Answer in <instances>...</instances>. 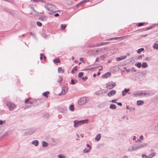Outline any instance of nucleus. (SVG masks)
I'll use <instances>...</instances> for the list:
<instances>
[{
	"label": "nucleus",
	"instance_id": "nucleus-1",
	"mask_svg": "<svg viewBox=\"0 0 158 158\" xmlns=\"http://www.w3.org/2000/svg\"><path fill=\"white\" fill-rule=\"evenodd\" d=\"M46 8L48 10V13L49 14L52 15L57 11L55 9L56 7L55 6L51 4H48L46 6Z\"/></svg>",
	"mask_w": 158,
	"mask_h": 158
},
{
	"label": "nucleus",
	"instance_id": "nucleus-2",
	"mask_svg": "<svg viewBox=\"0 0 158 158\" xmlns=\"http://www.w3.org/2000/svg\"><path fill=\"white\" fill-rule=\"evenodd\" d=\"M88 102V98L83 97L81 98L78 101V104L80 105H83Z\"/></svg>",
	"mask_w": 158,
	"mask_h": 158
},
{
	"label": "nucleus",
	"instance_id": "nucleus-3",
	"mask_svg": "<svg viewBox=\"0 0 158 158\" xmlns=\"http://www.w3.org/2000/svg\"><path fill=\"white\" fill-rule=\"evenodd\" d=\"M116 85V84L115 82H109L107 83L106 87L109 89H111Z\"/></svg>",
	"mask_w": 158,
	"mask_h": 158
},
{
	"label": "nucleus",
	"instance_id": "nucleus-4",
	"mask_svg": "<svg viewBox=\"0 0 158 158\" xmlns=\"http://www.w3.org/2000/svg\"><path fill=\"white\" fill-rule=\"evenodd\" d=\"M148 145L147 143H144L143 144H139L138 145L135 144L134 145V147L135 148V150L142 148H144L146 146Z\"/></svg>",
	"mask_w": 158,
	"mask_h": 158
},
{
	"label": "nucleus",
	"instance_id": "nucleus-5",
	"mask_svg": "<svg viewBox=\"0 0 158 158\" xmlns=\"http://www.w3.org/2000/svg\"><path fill=\"white\" fill-rule=\"evenodd\" d=\"M68 87L67 86H64L62 87L61 92L58 94L59 95L65 94L68 90Z\"/></svg>",
	"mask_w": 158,
	"mask_h": 158
},
{
	"label": "nucleus",
	"instance_id": "nucleus-6",
	"mask_svg": "<svg viewBox=\"0 0 158 158\" xmlns=\"http://www.w3.org/2000/svg\"><path fill=\"white\" fill-rule=\"evenodd\" d=\"M6 106L8 107L10 110H13L16 107L15 105V104L8 102H7Z\"/></svg>",
	"mask_w": 158,
	"mask_h": 158
},
{
	"label": "nucleus",
	"instance_id": "nucleus-7",
	"mask_svg": "<svg viewBox=\"0 0 158 158\" xmlns=\"http://www.w3.org/2000/svg\"><path fill=\"white\" fill-rule=\"evenodd\" d=\"M35 131V129L34 128H30L27 130L26 131L27 135H30L33 134Z\"/></svg>",
	"mask_w": 158,
	"mask_h": 158
},
{
	"label": "nucleus",
	"instance_id": "nucleus-8",
	"mask_svg": "<svg viewBox=\"0 0 158 158\" xmlns=\"http://www.w3.org/2000/svg\"><path fill=\"white\" fill-rule=\"evenodd\" d=\"M74 126L75 127H77L80 125H81V121H78L76 120L74 121Z\"/></svg>",
	"mask_w": 158,
	"mask_h": 158
},
{
	"label": "nucleus",
	"instance_id": "nucleus-9",
	"mask_svg": "<svg viewBox=\"0 0 158 158\" xmlns=\"http://www.w3.org/2000/svg\"><path fill=\"white\" fill-rule=\"evenodd\" d=\"M116 93V91L115 90H112L109 92L107 94V95L110 97L114 94Z\"/></svg>",
	"mask_w": 158,
	"mask_h": 158
},
{
	"label": "nucleus",
	"instance_id": "nucleus-10",
	"mask_svg": "<svg viewBox=\"0 0 158 158\" xmlns=\"http://www.w3.org/2000/svg\"><path fill=\"white\" fill-rule=\"evenodd\" d=\"M133 95L135 97H137L138 96H141L143 94V93H139L138 91H135L133 93Z\"/></svg>",
	"mask_w": 158,
	"mask_h": 158
},
{
	"label": "nucleus",
	"instance_id": "nucleus-11",
	"mask_svg": "<svg viewBox=\"0 0 158 158\" xmlns=\"http://www.w3.org/2000/svg\"><path fill=\"white\" fill-rule=\"evenodd\" d=\"M127 57L126 56H123L120 57H118L116 58V60L117 61H119L121 60H123L125 59Z\"/></svg>",
	"mask_w": 158,
	"mask_h": 158
},
{
	"label": "nucleus",
	"instance_id": "nucleus-12",
	"mask_svg": "<svg viewBox=\"0 0 158 158\" xmlns=\"http://www.w3.org/2000/svg\"><path fill=\"white\" fill-rule=\"evenodd\" d=\"M111 76V73L110 72H107L105 74H103L102 76L103 78H106L110 77Z\"/></svg>",
	"mask_w": 158,
	"mask_h": 158
},
{
	"label": "nucleus",
	"instance_id": "nucleus-13",
	"mask_svg": "<svg viewBox=\"0 0 158 158\" xmlns=\"http://www.w3.org/2000/svg\"><path fill=\"white\" fill-rule=\"evenodd\" d=\"M130 91L129 89H127L125 88L124 90L122 92V96H125L126 95V93H127Z\"/></svg>",
	"mask_w": 158,
	"mask_h": 158
},
{
	"label": "nucleus",
	"instance_id": "nucleus-14",
	"mask_svg": "<svg viewBox=\"0 0 158 158\" xmlns=\"http://www.w3.org/2000/svg\"><path fill=\"white\" fill-rule=\"evenodd\" d=\"M101 138V134H98L96 136L95 138V139L97 141H99L100 140Z\"/></svg>",
	"mask_w": 158,
	"mask_h": 158
},
{
	"label": "nucleus",
	"instance_id": "nucleus-15",
	"mask_svg": "<svg viewBox=\"0 0 158 158\" xmlns=\"http://www.w3.org/2000/svg\"><path fill=\"white\" fill-rule=\"evenodd\" d=\"M144 103V101L143 100H139L137 102V105L138 106H141Z\"/></svg>",
	"mask_w": 158,
	"mask_h": 158
},
{
	"label": "nucleus",
	"instance_id": "nucleus-16",
	"mask_svg": "<svg viewBox=\"0 0 158 158\" xmlns=\"http://www.w3.org/2000/svg\"><path fill=\"white\" fill-rule=\"evenodd\" d=\"M31 143L32 144L34 145L35 146H37L39 144V142L37 140H35L31 142Z\"/></svg>",
	"mask_w": 158,
	"mask_h": 158
},
{
	"label": "nucleus",
	"instance_id": "nucleus-17",
	"mask_svg": "<svg viewBox=\"0 0 158 158\" xmlns=\"http://www.w3.org/2000/svg\"><path fill=\"white\" fill-rule=\"evenodd\" d=\"M37 100H39V102H36V103H35L34 104L35 106H36L37 105H38L41 104L42 103V101H41L42 99H37Z\"/></svg>",
	"mask_w": 158,
	"mask_h": 158
},
{
	"label": "nucleus",
	"instance_id": "nucleus-18",
	"mask_svg": "<svg viewBox=\"0 0 158 158\" xmlns=\"http://www.w3.org/2000/svg\"><path fill=\"white\" fill-rule=\"evenodd\" d=\"M109 43V42H101L99 44H97V46H101L103 45H105L106 44H107Z\"/></svg>",
	"mask_w": 158,
	"mask_h": 158
},
{
	"label": "nucleus",
	"instance_id": "nucleus-19",
	"mask_svg": "<svg viewBox=\"0 0 158 158\" xmlns=\"http://www.w3.org/2000/svg\"><path fill=\"white\" fill-rule=\"evenodd\" d=\"M116 106L113 104H110V108L111 109H116Z\"/></svg>",
	"mask_w": 158,
	"mask_h": 158
},
{
	"label": "nucleus",
	"instance_id": "nucleus-20",
	"mask_svg": "<svg viewBox=\"0 0 158 158\" xmlns=\"http://www.w3.org/2000/svg\"><path fill=\"white\" fill-rule=\"evenodd\" d=\"M148 66V65L147 63L146 62H143L142 63V67L143 68H145L147 67Z\"/></svg>",
	"mask_w": 158,
	"mask_h": 158
},
{
	"label": "nucleus",
	"instance_id": "nucleus-21",
	"mask_svg": "<svg viewBox=\"0 0 158 158\" xmlns=\"http://www.w3.org/2000/svg\"><path fill=\"white\" fill-rule=\"evenodd\" d=\"M49 94V91H46L43 94V95L45 96L46 98H47L48 97V95Z\"/></svg>",
	"mask_w": 158,
	"mask_h": 158
},
{
	"label": "nucleus",
	"instance_id": "nucleus-22",
	"mask_svg": "<svg viewBox=\"0 0 158 158\" xmlns=\"http://www.w3.org/2000/svg\"><path fill=\"white\" fill-rule=\"evenodd\" d=\"M60 60L59 58L53 60V62L54 64L59 63L60 62Z\"/></svg>",
	"mask_w": 158,
	"mask_h": 158
},
{
	"label": "nucleus",
	"instance_id": "nucleus-23",
	"mask_svg": "<svg viewBox=\"0 0 158 158\" xmlns=\"http://www.w3.org/2000/svg\"><path fill=\"white\" fill-rule=\"evenodd\" d=\"M77 80H74L73 79H72L71 81V83L70 84L72 85L75 84L76 83H77Z\"/></svg>",
	"mask_w": 158,
	"mask_h": 158
},
{
	"label": "nucleus",
	"instance_id": "nucleus-24",
	"mask_svg": "<svg viewBox=\"0 0 158 158\" xmlns=\"http://www.w3.org/2000/svg\"><path fill=\"white\" fill-rule=\"evenodd\" d=\"M39 100H34L33 101H30L28 102V103L29 104H33V105L34 106V104L35 103H36V102H39Z\"/></svg>",
	"mask_w": 158,
	"mask_h": 158
},
{
	"label": "nucleus",
	"instance_id": "nucleus-25",
	"mask_svg": "<svg viewBox=\"0 0 158 158\" xmlns=\"http://www.w3.org/2000/svg\"><path fill=\"white\" fill-rule=\"evenodd\" d=\"M135 66L140 68L142 66L141 63L140 62H138L135 64Z\"/></svg>",
	"mask_w": 158,
	"mask_h": 158
},
{
	"label": "nucleus",
	"instance_id": "nucleus-26",
	"mask_svg": "<svg viewBox=\"0 0 158 158\" xmlns=\"http://www.w3.org/2000/svg\"><path fill=\"white\" fill-rule=\"evenodd\" d=\"M153 47L154 49L156 50L158 49V44L155 43L153 46Z\"/></svg>",
	"mask_w": 158,
	"mask_h": 158
},
{
	"label": "nucleus",
	"instance_id": "nucleus-27",
	"mask_svg": "<svg viewBox=\"0 0 158 158\" xmlns=\"http://www.w3.org/2000/svg\"><path fill=\"white\" fill-rule=\"evenodd\" d=\"M48 146V143L45 142V141H43L42 142V146L43 147H45Z\"/></svg>",
	"mask_w": 158,
	"mask_h": 158
},
{
	"label": "nucleus",
	"instance_id": "nucleus-28",
	"mask_svg": "<svg viewBox=\"0 0 158 158\" xmlns=\"http://www.w3.org/2000/svg\"><path fill=\"white\" fill-rule=\"evenodd\" d=\"M156 154V153L155 152L152 153L149 156H147L148 158H152L153 156H154Z\"/></svg>",
	"mask_w": 158,
	"mask_h": 158
},
{
	"label": "nucleus",
	"instance_id": "nucleus-29",
	"mask_svg": "<svg viewBox=\"0 0 158 158\" xmlns=\"http://www.w3.org/2000/svg\"><path fill=\"white\" fill-rule=\"evenodd\" d=\"M135 148H134V146H132V147H130L128 149V151L130 152H131L133 150H135Z\"/></svg>",
	"mask_w": 158,
	"mask_h": 158
},
{
	"label": "nucleus",
	"instance_id": "nucleus-30",
	"mask_svg": "<svg viewBox=\"0 0 158 158\" xmlns=\"http://www.w3.org/2000/svg\"><path fill=\"white\" fill-rule=\"evenodd\" d=\"M81 122V124H82L84 123H87L89 121V120L88 119H85L82 120H80Z\"/></svg>",
	"mask_w": 158,
	"mask_h": 158
},
{
	"label": "nucleus",
	"instance_id": "nucleus-31",
	"mask_svg": "<svg viewBox=\"0 0 158 158\" xmlns=\"http://www.w3.org/2000/svg\"><path fill=\"white\" fill-rule=\"evenodd\" d=\"M69 109L71 111H73L74 109V105L73 104L70 105L69 107Z\"/></svg>",
	"mask_w": 158,
	"mask_h": 158
},
{
	"label": "nucleus",
	"instance_id": "nucleus-32",
	"mask_svg": "<svg viewBox=\"0 0 158 158\" xmlns=\"http://www.w3.org/2000/svg\"><path fill=\"white\" fill-rule=\"evenodd\" d=\"M52 144L53 145H56V144L57 143V142H56V140L53 138H52Z\"/></svg>",
	"mask_w": 158,
	"mask_h": 158
},
{
	"label": "nucleus",
	"instance_id": "nucleus-33",
	"mask_svg": "<svg viewBox=\"0 0 158 158\" xmlns=\"http://www.w3.org/2000/svg\"><path fill=\"white\" fill-rule=\"evenodd\" d=\"M88 2V0H84L81 2L80 3H78L77 5V6H79L80 5L86 2Z\"/></svg>",
	"mask_w": 158,
	"mask_h": 158
},
{
	"label": "nucleus",
	"instance_id": "nucleus-34",
	"mask_svg": "<svg viewBox=\"0 0 158 158\" xmlns=\"http://www.w3.org/2000/svg\"><path fill=\"white\" fill-rule=\"evenodd\" d=\"M50 116V115L48 113H44L43 115L44 117L45 118H48Z\"/></svg>",
	"mask_w": 158,
	"mask_h": 158
},
{
	"label": "nucleus",
	"instance_id": "nucleus-35",
	"mask_svg": "<svg viewBox=\"0 0 158 158\" xmlns=\"http://www.w3.org/2000/svg\"><path fill=\"white\" fill-rule=\"evenodd\" d=\"M120 38L119 37H115V38H111L110 39H107L106 40L107 41H110V40H116L118 39H119Z\"/></svg>",
	"mask_w": 158,
	"mask_h": 158
},
{
	"label": "nucleus",
	"instance_id": "nucleus-36",
	"mask_svg": "<svg viewBox=\"0 0 158 158\" xmlns=\"http://www.w3.org/2000/svg\"><path fill=\"white\" fill-rule=\"evenodd\" d=\"M77 70V66H75L73 68L72 71L71 73L73 74L74 73V71H76Z\"/></svg>",
	"mask_w": 158,
	"mask_h": 158
},
{
	"label": "nucleus",
	"instance_id": "nucleus-37",
	"mask_svg": "<svg viewBox=\"0 0 158 158\" xmlns=\"http://www.w3.org/2000/svg\"><path fill=\"white\" fill-rule=\"evenodd\" d=\"M102 93H103L102 92V91H98L96 92V94L98 96H100L101 94H102Z\"/></svg>",
	"mask_w": 158,
	"mask_h": 158
},
{
	"label": "nucleus",
	"instance_id": "nucleus-38",
	"mask_svg": "<svg viewBox=\"0 0 158 158\" xmlns=\"http://www.w3.org/2000/svg\"><path fill=\"white\" fill-rule=\"evenodd\" d=\"M66 27V25L61 24V28L62 30H64L65 29Z\"/></svg>",
	"mask_w": 158,
	"mask_h": 158
},
{
	"label": "nucleus",
	"instance_id": "nucleus-39",
	"mask_svg": "<svg viewBox=\"0 0 158 158\" xmlns=\"http://www.w3.org/2000/svg\"><path fill=\"white\" fill-rule=\"evenodd\" d=\"M144 50V48H141L138 49L137 50V53H139L142 51H143Z\"/></svg>",
	"mask_w": 158,
	"mask_h": 158
},
{
	"label": "nucleus",
	"instance_id": "nucleus-40",
	"mask_svg": "<svg viewBox=\"0 0 158 158\" xmlns=\"http://www.w3.org/2000/svg\"><path fill=\"white\" fill-rule=\"evenodd\" d=\"M104 107V104L103 103H101L98 105V107L99 108H102Z\"/></svg>",
	"mask_w": 158,
	"mask_h": 158
},
{
	"label": "nucleus",
	"instance_id": "nucleus-41",
	"mask_svg": "<svg viewBox=\"0 0 158 158\" xmlns=\"http://www.w3.org/2000/svg\"><path fill=\"white\" fill-rule=\"evenodd\" d=\"M83 73H82V72H80L79 73H78V78H81L82 77V76H83Z\"/></svg>",
	"mask_w": 158,
	"mask_h": 158
},
{
	"label": "nucleus",
	"instance_id": "nucleus-42",
	"mask_svg": "<svg viewBox=\"0 0 158 158\" xmlns=\"http://www.w3.org/2000/svg\"><path fill=\"white\" fill-rule=\"evenodd\" d=\"M58 77L59 78V79H58V80L57 81L58 82L60 83L62 81V80H63L62 78V77H60V76H59Z\"/></svg>",
	"mask_w": 158,
	"mask_h": 158
},
{
	"label": "nucleus",
	"instance_id": "nucleus-43",
	"mask_svg": "<svg viewBox=\"0 0 158 158\" xmlns=\"http://www.w3.org/2000/svg\"><path fill=\"white\" fill-rule=\"evenodd\" d=\"M73 0H68V3L69 5H72L73 4Z\"/></svg>",
	"mask_w": 158,
	"mask_h": 158
},
{
	"label": "nucleus",
	"instance_id": "nucleus-44",
	"mask_svg": "<svg viewBox=\"0 0 158 158\" xmlns=\"http://www.w3.org/2000/svg\"><path fill=\"white\" fill-rule=\"evenodd\" d=\"M58 72H59V73L61 71H62V73H63L64 72V70H62V68L61 67L59 68H58Z\"/></svg>",
	"mask_w": 158,
	"mask_h": 158
},
{
	"label": "nucleus",
	"instance_id": "nucleus-45",
	"mask_svg": "<svg viewBox=\"0 0 158 158\" xmlns=\"http://www.w3.org/2000/svg\"><path fill=\"white\" fill-rule=\"evenodd\" d=\"M46 17H42L41 18H40V20L43 21H45L46 20Z\"/></svg>",
	"mask_w": 158,
	"mask_h": 158
},
{
	"label": "nucleus",
	"instance_id": "nucleus-46",
	"mask_svg": "<svg viewBox=\"0 0 158 158\" xmlns=\"http://www.w3.org/2000/svg\"><path fill=\"white\" fill-rule=\"evenodd\" d=\"M37 24L38 26L39 27H40L42 25V23L40 22L39 21H37Z\"/></svg>",
	"mask_w": 158,
	"mask_h": 158
},
{
	"label": "nucleus",
	"instance_id": "nucleus-47",
	"mask_svg": "<svg viewBox=\"0 0 158 158\" xmlns=\"http://www.w3.org/2000/svg\"><path fill=\"white\" fill-rule=\"evenodd\" d=\"M144 23H139L138 25V27H140L141 26H143L144 24Z\"/></svg>",
	"mask_w": 158,
	"mask_h": 158
},
{
	"label": "nucleus",
	"instance_id": "nucleus-48",
	"mask_svg": "<svg viewBox=\"0 0 158 158\" xmlns=\"http://www.w3.org/2000/svg\"><path fill=\"white\" fill-rule=\"evenodd\" d=\"M153 27H147V28H144V30H149L150 29H151Z\"/></svg>",
	"mask_w": 158,
	"mask_h": 158
},
{
	"label": "nucleus",
	"instance_id": "nucleus-49",
	"mask_svg": "<svg viewBox=\"0 0 158 158\" xmlns=\"http://www.w3.org/2000/svg\"><path fill=\"white\" fill-rule=\"evenodd\" d=\"M41 35L43 37H44V38L46 37L47 36L46 34L45 33H42Z\"/></svg>",
	"mask_w": 158,
	"mask_h": 158
},
{
	"label": "nucleus",
	"instance_id": "nucleus-50",
	"mask_svg": "<svg viewBox=\"0 0 158 158\" xmlns=\"http://www.w3.org/2000/svg\"><path fill=\"white\" fill-rule=\"evenodd\" d=\"M44 56V55L42 53H41L40 54V60H42L43 58V57Z\"/></svg>",
	"mask_w": 158,
	"mask_h": 158
},
{
	"label": "nucleus",
	"instance_id": "nucleus-51",
	"mask_svg": "<svg viewBox=\"0 0 158 158\" xmlns=\"http://www.w3.org/2000/svg\"><path fill=\"white\" fill-rule=\"evenodd\" d=\"M79 59H80V60L83 63H85V61H84L83 60V58H82V57L80 58Z\"/></svg>",
	"mask_w": 158,
	"mask_h": 158
},
{
	"label": "nucleus",
	"instance_id": "nucleus-52",
	"mask_svg": "<svg viewBox=\"0 0 158 158\" xmlns=\"http://www.w3.org/2000/svg\"><path fill=\"white\" fill-rule=\"evenodd\" d=\"M89 151L90 150H86V149H85L83 150V152L84 153H88L89 152Z\"/></svg>",
	"mask_w": 158,
	"mask_h": 158
},
{
	"label": "nucleus",
	"instance_id": "nucleus-53",
	"mask_svg": "<svg viewBox=\"0 0 158 158\" xmlns=\"http://www.w3.org/2000/svg\"><path fill=\"white\" fill-rule=\"evenodd\" d=\"M58 157L59 158H65V157L61 155H59L58 156Z\"/></svg>",
	"mask_w": 158,
	"mask_h": 158
},
{
	"label": "nucleus",
	"instance_id": "nucleus-54",
	"mask_svg": "<svg viewBox=\"0 0 158 158\" xmlns=\"http://www.w3.org/2000/svg\"><path fill=\"white\" fill-rule=\"evenodd\" d=\"M30 99V98H28L26 99L25 101V103H27V102L29 101Z\"/></svg>",
	"mask_w": 158,
	"mask_h": 158
},
{
	"label": "nucleus",
	"instance_id": "nucleus-55",
	"mask_svg": "<svg viewBox=\"0 0 158 158\" xmlns=\"http://www.w3.org/2000/svg\"><path fill=\"white\" fill-rule=\"evenodd\" d=\"M148 93H149L148 94V95H152L154 94V93L152 91H150L148 92Z\"/></svg>",
	"mask_w": 158,
	"mask_h": 158
},
{
	"label": "nucleus",
	"instance_id": "nucleus-56",
	"mask_svg": "<svg viewBox=\"0 0 158 158\" xmlns=\"http://www.w3.org/2000/svg\"><path fill=\"white\" fill-rule=\"evenodd\" d=\"M5 121H4L2 120H0V125H1L2 124L4 123H5Z\"/></svg>",
	"mask_w": 158,
	"mask_h": 158
},
{
	"label": "nucleus",
	"instance_id": "nucleus-57",
	"mask_svg": "<svg viewBox=\"0 0 158 158\" xmlns=\"http://www.w3.org/2000/svg\"><path fill=\"white\" fill-rule=\"evenodd\" d=\"M142 156L143 158H148L147 156L145 154H143Z\"/></svg>",
	"mask_w": 158,
	"mask_h": 158
},
{
	"label": "nucleus",
	"instance_id": "nucleus-58",
	"mask_svg": "<svg viewBox=\"0 0 158 158\" xmlns=\"http://www.w3.org/2000/svg\"><path fill=\"white\" fill-rule=\"evenodd\" d=\"M132 70L131 71V72L132 73L135 72H136V70L135 69L134 67H133V68L132 69Z\"/></svg>",
	"mask_w": 158,
	"mask_h": 158
},
{
	"label": "nucleus",
	"instance_id": "nucleus-59",
	"mask_svg": "<svg viewBox=\"0 0 158 158\" xmlns=\"http://www.w3.org/2000/svg\"><path fill=\"white\" fill-rule=\"evenodd\" d=\"M97 46V44L96 45H92L91 46H90V47L91 48H93V47H99V46Z\"/></svg>",
	"mask_w": 158,
	"mask_h": 158
},
{
	"label": "nucleus",
	"instance_id": "nucleus-60",
	"mask_svg": "<svg viewBox=\"0 0 158 158\" xmlns=\"http://www.w3.org/2000/svg\"><path fill=\"white\" fill-rule=\"evenodd\" d=\"M116 99H113L110 102H112V103H117V102H116Z\"/></svg>",
	"mask_w": 158,
	"mask_h": 158
},
{
	"label": "nucleus",
	"instance_id": "nucleus-61",
	"mask_svg": "<svg viewBox=\"0 0 158 158\" xmlns=\"http://www.w3.org/2000/svg\"><path fill=\"white\" fill-rule=\"evenodd\" d=\"M148 94H149V93H148V92H144L143 93V94L144 95H148Z\"/></svg>",
	"mask_w": 158,
	"mask_h": 158
},
{
	"label": "nucleus",
	"instance_id": "nucleus-62",
	"mask_svg": "<svg viewBox=\"0 0 158 158\" xmlns=\"http://www.w3.org/2000/svg\"><path fill=\"white\" fill-rule=\"evenodd\" d=\"M87 79H88V77L86 76L82 77V79L83 80H86Z\"/></svg>",
	"mask_w": 158,
	"mask_h": 158
},
{
	"label": "nucleus",
	"instance_id": "nucleus-63",
	"mask_svg": "<svg viewBox=\"0 0 158 158\" xmlns=\"http://www.w3.org/2000/svg\"><path fill=\"white\" fill-rule=\"evenodd\" d=\"M30 35H32L33 37H34V38L35 37V35L34 34H33L32 32H30Z\"/></svg>",
	"mask_w": 158,
	"mask_h": 158
},
{
	"label": "nucleus",
	"instance_id": "nucleus-64",
	"mask_svg": "<svg viewBox=\"0 0 158 158\" xmlns=\"http://www.w3.org/2000/svg\"><path fill=\"white\" fill-rule=\"evenodd\" d=\"M86 146L87 147H88L89 148V150H90L91 149V147L89 144H87L86 145Z\"/></svg>",
	"mask_w": 158,
	"mask_h": 158
}]
</instances>
